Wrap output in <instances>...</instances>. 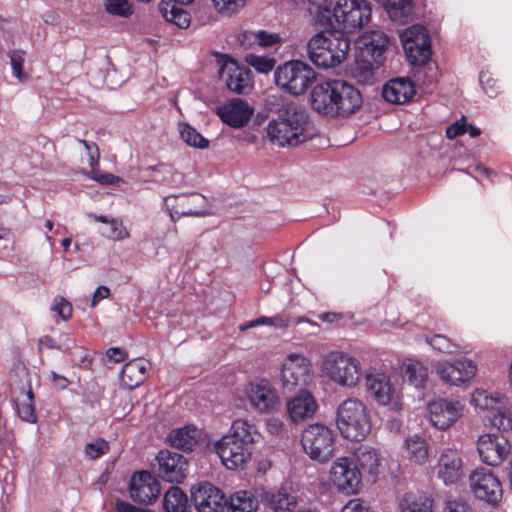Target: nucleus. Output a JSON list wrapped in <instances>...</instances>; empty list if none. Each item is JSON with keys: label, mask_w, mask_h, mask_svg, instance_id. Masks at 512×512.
I'll list each match as a JSON object with an SVG mask.
<instances>
[{"label": "nucleus", "mask_w": 512, "mask_h": 512, "mask_svg": "<svg viewBox=\"0 0 512 512\" xmlns=\"http://www.w3.org/2000/svg\"><path fill=\"white\" fill-rule=\"evenodd\" d=\"M389 38L381 31H369L360 36L357 42L355 63L351 70L353 78L360 84L374 83V70L386 59Z\"/></svg>", "instance_id": "obj_1"}, {"label": "nucleus", "mask_w": 512, "mask_h": 512, "mask_svg": "<svg viewBox=\"0 0 512 512\" xmlns=\"http://www.w3.org/2000/svg\"><path fill=\"white\" fill-rule=\"evenodd\" d=\"M274 99L277 102L281 101L282 104L278 109V118L271 120L267 125L268 139L279 147L299 144L307 122L305 110L295 102H284L281 97Z\"/></svg>", "instance_id": "obj_2"}, {"label": "nucleus", "mask_w": 512, "mask_h": 512, "mask_svg": "<svg viewBox=\"0 0 512 512\" xmlns=\"http://www.w3.org/2000/svg\"><path fill=\"white\" fill-rule=\"evenodd\" d=\"M322 115L347 117L355 113L362 104L360 91L352 84L333 79L322 83Z\"/></svg>", "instance_id": "obj_3"}, {"label": "nucleus", "mask_w": 512, "mask_h": 512, "mask_svg": "<svg viewBox=\"0 0 512 512\" xmlns=\"http://www.w3.org/2000/svg\"><path fill=\"white\" fill-rule=\"evenodd\" d=\"M336 423L341 435L355 442L364 440L372 428L366 405L354 398H348L339 405Z\"/></svg>", "instance_id": "obj_4"}, {"label": "nucleus", "mask_w": 512, "mask_h": 512, "mask_svg": "<svg viewBox=\"0 0 512 512\" xmlns=\"http://www.w3.org/2000/svg\"><path fill=\"white\" fill-rule=\"evenodd\" d=\"M317 72L302 60H290L274 71L276 86L291 96L304 95L317 80Z\"/></svg>", "instance_id": "obj_5"}, {"label": "nucleus", "mask_w": 512, "mask_h": 512, "mask_svg": "<svg viewBox=\"0 0 512 512\" xmlns=\"http://www.w3.org/2000/svg\"><path fill=\"white\" fill-rule=\"evenodd\" d=\"M505 398L499 394L493 395L486 390L477 389L472 395V403L481 410H486L487 420L498 431L512 430V412L506 407Z\"/></svg>", "instance_id": "obj_6"}, {"label": "nucleus", "mask_w": 512, "mask_h": 512, "mask_svg": "<svg viewBox=\"0 0 512 512\" xmlns=\"http://www.w3.org/2000/svg\"><path fill=\"white\" fill-rule=\"evenodd\" d=\"M322 364L327 375L343 386H355L362 375L359 362L342 352L329 353Z\"/></svg>", "instance_id": "obj_7"}, {"label": "nucleus", "mask_w": 512, "mask_h": 512, "mask_svg": "<svg viewBox=\"0 0 512 512\" xmlns=\"http://www.w3.org/2000/svg\"><path fill=\"white\" fill-rule=\"evenodd\" d=\"M400 39L406 57L412 65L428 63L432 55L431 40L426 28L422 25H412L406 28Z\"/></svg>", "instance_id": "obj_8"}, {"label": "nucleus", "mask_w": 512, "mask_h": 512, "mask_svg": "<svg viewBox=\"0 0 512 512\" xmlns=\"http://www.w3.org/2000/svg\"><path fill=\"white\" fill-rule=\"evenodd\" d=\"M468 480L470 490L477 500L491 506L498 505L502 500V483L491 470L476 468L470 473Z\"/></svg>", "instance_id": "obj_9"}, {"label": "nucleus", "mask_w": 512, "mask_h": 512, "mask_svg": "<svg viewBox=\"0 0 512 512\" xmlns=\"http://www.w3.org/2000/svg\"><path fill=\"white\" fill-rule=\"evenodd\" d=\"M349 50L350 40L342 30L322 31V69L340 65Z\"/></svg>", "instance_id": "obj_10"}, {"label": "nucleus", "mask_w": 512, "mask_h": 512, "mask_svg": "<svg viewBox=\"0 0 512 512\" xmlns=\"http://www.w3.org/2000/svg\"><path fill=\"white\" fill-rule=\"evenodd\" d=\"M330 478L337 489L347 495L357 493L361 486V472L354 461L347 457L338 458L330 469Z\"/></svg>", "instance_id": "obj_11"}, {"label": "nucleus", "mask_w": 512, "mask_h": 512, "mask_svg": "<svg viewBox=\"0 0 512 512\" xmlns=\"http://www.w3.org/2000/svg\"><path fill=\"white\" fill-rule=\"evenodd\" d=\"M283 387L294 390L311 382V363L303 355L290 354L284 361L281 370Z\"/></svg>", "instance_id": "obj_12"}, {"label": "nucleus", "mask_w": 512, "mask_h": 512, "mask_svg": "<svg viewBox=\"0 0 512 512\" xmlns=\"http://www.w3.org/2000/svg\"><path fill=\"white\" fill-rule=\"evenodd\" d=\"M477 450L483 463L489 466H498L509 455L511 444L502 434L487 433L478 438Z\"/></svg>", "instance_id": "obj_13"}, {"label": "nucleus", "mask_w": 512, "mask_h": 512, "mask_svg": "<svg viewBox=\"0 0 512 512\" xmlns=\"http://www.w3.org/2000/svg\"><path fill=\"white\" fill-rule=\"evenodd\" d=\"M215 451L223 465L230 470L244 468L251 459L252 448L228 435L215 443Z\"/></svg>", "instance_id": "obj_14"}, {"label": "nucleus", "mask_w": 512, "mask_h": 512, "mask_svg": "<svg viewBox=\"0 0 512 512\" xmlns=\"http://www.w3.org/2000/svg\"><path fill=\"white\" fill-rule=\"evenodd\" d=\"M219 76L233 93L245 95L253 89L251 70L247 66L239 65L234 59H229L223 63L219 70Z\"/></svg>", "instance_id": "obj_15"}, {"label": "nucleus", "mask_w": 512, "mask_h": 512, "mask_svg": "<svg viewBox=\"0 0 512 512\" xmlns=\"http://www.w3.org/2000/svg\"><path fill=\"white\" fill-rule=\"evenodd\" d=\"M191 498L198 512H224L227 504L224 492L209 482L192 486Z\"/></svg>", "instance_id": "obj_16"}, {"label": "nucleus", "mask_w": 512, "mask_h": 512, "mask_svg": "<svg viewBox=\"0 0 512 512\" xmlns=\"http://www.w3.org/2000/svg\"><path fill=\"white\" fill-rule=\"evenodd\" d=\"M130 496L134 502L149 505L161 493L160 482L147 471L135 472L130 480Z\"/></svg>", "instance_id": "obj_17"}, {"label": "nucleus", "mask_w": 512, "mask_h": 512, "mask_svg": "<svg viewBox=\"0 0 512 512\" xmlns=\"http://www.w3.org/2000/svg\"><path fill=\"white\" fill-rule=\"evenodd\" d=\"M156 460L160 477L167 482L180 483L187 475L188 462L179 453L161 450Z\"/></svg>", "instance_id": "obj_18"}, {"label": "nucleus", "mask_w": 512, "mask_h": 512, "mask_svg": "<svg viewBox=\"0 0 512 512\" xmlns=\"http://www.w3.org/2000/svg\"><path fill=\"white\" fill-rule=\"evenodd\" d=\"M428 411L432 425L446 430L461 417L463 406L459 401L438 399L429 402Z\"/></svg>", "instance_id": "obj_19"}, {"label": "nucleus", "mask_w": 512, "mask_h": 512, "mask_svg": "<svg viewBox=\"0 0 512 512\" xmlns=\"http://www.w3.org/2000/svg\"><path fill=\"white\" fill-rule=\"evenodd\" d=\"M248 398L251 406L259 413H271L279 406L276 390L265 379L250 383Z\"/></svg>", "instance_id": "obj_20"}, {"label": "nucleus", "mask_w": 512, "mask_h": 512, "mask_svg": "<svg viewBox=\"0 0 512 512\" xmlns=\"http://www.w3.org/2000/svg\"><path fill=\"white\" fill-rule=\"evenodd\" d=\"M205 198L197 193L168 195L164 197V204L170 211V216L174 220V215L181 216H200L203 214L202 208Z\"/></svg>", "instance_id": "obj_21"}, {"label": "nucleus", "mask_w": 512, "mask_h": 512, "mask_svg": "<svg viewBox=\"0 0 512 512\" xmlns=\"http://www.w3.org/2000/svg\"><path fill=\"white\" fill-rule=\"evenodd\" d=\"M437 372L440 378L451 385L469 382L477 372V366L472 360L461 359L454 362H441Z\"/></svg>", "instance_id": "obj_22"}, {"label": "nucleus", "mask_w": 512, "mask_h": 512, "mask_svg": "<svg viewBox=\"0 0 512 512\" xmlns=\"http://www.w3.org/2000/svg\"><path fill=\"white\" fill-rule=\"evenodd\" d=\"M367 392L380 405L392 404L394 410H399L398 401L393 402L395 389L385 373H368L365 377Z\"/></svg>", "instance_id": "obj_23"}, {"label": "nucleus", "mask_w": 512, "mask_h": 512, "mask_svg": "<svg viewBox=\"0 0 512 512\" xmlns=\"http://www.w3.org/2000/svg\"><path fill=\"white\" fill-rule=\"evenodd\" d=\"M437 477L445 485L455 484L463 477V461L457 450L445 449L441 452L436 466Z\"/></svg>", "instance_id": "obj_24"}, {"label": "nucleus", "mask_w": 512, "mask_h": 512, "mask_svg": "<svg viewBox=\"0 0 512 512\" xmlns=\"http://www.w3.org/2000/svg\"><path fill=\"white\" fill-rule=\"evenodd\" d=\"M252 114L253 108L240 98H233L217 109V115L220 119L233 128L245 126Z\"/></svg>", "instance_id": "obj_25"}, {"label": "nucleus", "mask_w": 512, "mask_h": 512, "mask_svg": "<svg viewBox=\"0 0 512 512\" xmlns=\"http://www.w3.org/2000/svg\"><path fill=\"white\" fill-rule=\"evenodd\" d=\"M416 93L415 85L409 78H394L383 87L384 99L393 104L409 102Z\"/></svg>", "instance_id": "obj_26"}, {"label": "nucleus", "mask_w": 512, "mask_h": 512, "mask_svg": "<svg viewBox=\"0 0 512 512\" xmlns=\"http://www.w3.org/2000/svg\"><path fill=\"white\" fill-rule=\"evenodd\" d=\"M318 408L317 402L312 394L306 390L301 391L287 404V410L294 423L303 422L311 418Z\"/></svg>", "instance_id": "obj_27"}, {"label": "nucleus", "mask_w": 512, "mask_h": 512, "mask_svg": "<svg viewBox=\"0 0 512 512\" xmlns=\"http://www.w3.org/2000/svg\"><path fill=\"white\" fill-rule=\"evenodd\" d=\"M149 363L143 359H135L127 362L121 371V385L128 390H132L141 385L147 376Z\"/></svg>", "instance_id": "obj_28"}, {"label": "nucleus", "mask_w": 512, "mask_h": 512, "mask_svg": "<svg viewBox=\"0 0 512 512\" xmlns=\"http://www.w3.org/2000/svg\"><path fill=\"white\" fill-rule=\"evenodd\" d=\"M349 11L347 16L337 22L346 31L352 32L355 29H360L371 19V6L367 0L356 1V5Z\"/></svg>", "instance_id": "obj_29"}, {"label": "nucleus", "mask_w": 512, "mask_h": 512, "mask_svg": "<svg viewBox=\"0 0 512 512\" xmlns=\"http://www.w3.org/2000/svg\"><path fill=\"white\" fill-rule=\"evenodd\" d=\"M356 461L354 465L357 466L361 472V478L366 474L373 477L372 481H375V477L378 474L380 459L377 451L370 447H359L355 451Z\"/></svg>", "instance_id": "obj_30"}, {"label": "nucleus", "mask_w": 512, "mask_h": 512, "mask_svg": "<svg viewBox=\"0 0 512 512\" xmlns=\"http://www.w3.org/2000/svg\"><path fill=\"white\" fill-rule=\"evenodd\" d=\"M199 431L194 426H184L172 430L168 435V442L172 447L183 451H192L197 445Z\"/></svg>", "instance_id": "obj_31"}, {"label": "nucleus", "mask_w": 512, "mask_h": 512, "mask_svg": "<svg viewBox=\"0 0 512 512\" xmlns=\"http://www.w3.org/2000/svg\"><path fill=\"white\" fill-rule=\"evenodd\" d=\"M227 435L251 448L260 436L255 424L247 419L234 420Z\"/></svg>", "instance_id": "obj_32"}, {"label": "nucleus", "mask_w": 512, "mask_h": 512, "mask_svg": "<svg viewBox=\"0 0 512 512\" xmlns=\"http://www.w3.org/2000/svg\"><path fill=\"white\" fill-rule=\"evenodd\" d=\"M400 508L402 512H433V499L422 492L405 493Z\"/></svg>", "instance_id": "obj_33"}, {"label": "nucleus", "mask_w": 512, "mask_h": 512, "mask_svg": "<svg viewBox=\"0 0 512 512\" xmlns=\"http://www.w3.org/2000/svg\"><path fill=\"white\" fill-rule=\"evenodd\" d=\"M257 499L247 491H238L227 499L224 512H256Z\"/></svg>", "instance_id": "obj_34"}, {"label": "nucleus", "mask_w": 512, "mask_h": 512, "mask_svg": "<svg viewBox=\"0 0 512 512\" xmlns=\"http://www.w3.org/2000/svg\"><path fill=\"white\" fill-rule=\"evenodd\" d=\"M163 506L167 512H190L187 495L179 487H171L165 493Z\"/></svg>", "instance_id": "obj_35"}, {"label": "nucleus", "mask_w": 512, "mask_h": 512, "mask_svg": "<svg viewBox=\"0 0 512 512\" xmlns=\"http://www.w3.org/2000/svg\"><path fill=\"white\" fill-rule=\"evenodd\" d=\"M265 500L273 512H291L297 505L296 498L283 490L267 493Z\"/></svg>", "instance_id": "obj_36"}, {"label": "nucleus", "mask_w": 512, "mask_h": 512, "mask_svg": "<svg viewBox=\"0 0 512 512\" xmlns=\"http://www.w3.org/2000/svg\"><path fill=\"white\" fill-rule=\"evenodd\" d=\"M319 436L320 425L318 423L310 425L302 433V448L313 460H318L320 457V447L318 446Z\"/></svg>", "instance_id": "obj_37"}, {"label": "nucleus", "mask_w": 512, "mask_h": 512, "mask_svg": "<svg viewBox=\"0 0 512 512\" xmlns=\"http://www.w3.org/2000/svg\"><path fill=\"white\" fill-rule=\"evenodd\" d=\"M405 377L416 388L423 387L428 379V369L420 361L409 360L405 364Z\"/></svg>", "instance_id": "obj_38"}, {"label": "nucleus", "mask_w": 512, "mask_h": 512, "mask_svg": "<svg viewBox=\"0 0 512 512\" xmlns=\"http://www.w3.org/2000/svg\"><path fill=\"white\" fill-rule=\"evenodd\" d=\"M281 37L277 33H269L264 30L257 32L245 31L241 34V42L245 43H257L261 47H271L280 43Z\"/></svg>", "instance_id": "obj_39"}, {"label": "nucleus", "mask_w": 512, "mask_h": 512, "mask_svg": "<svg viewBox=\"0 0 512 512\" xmlns=\"http://www.w3.org/2000/svg\"><path fill=\"white\" fill-rule=\"evenodd\" d=\"M408 457L417 464H424L428 458V445L420 437H412L406 440Z\"/></svg>", "instance_id": "obj_40"}, {"label": "nucleus", "mask_w": 512, "mask_h": 512, "mask_svg": "<svg viewBox=\"0 0 512 512\" xmlns=\"http://www.w3.org/2000/svg\"><path fill=\"white\" fill-rule=\"evenodd\" d=\"M178 126L181 139L187 145L198 149L208 148L209 140L203 137L194 127L184 122L179 123Z\"/></svg>", "instance_id": "obj_41"}, {"label": "nucleus", "mask_w": 512, "mask_h": 512, "mask_svg": "<svg viewBox=\"0 0 512 512\" xmlns=\"http://www.w3.org/2000/svg\"><path fill=\"white\" fill-rule=\"evenodd\" d=\"M393 20H402L412 11V0H379Z\"/></svg>", "instance_id": "obj_42"}, {"label": "nucleus", "mask_w": 512, "mask_h": 512, "mask_svg": "<svg viewBox=\"0 0 512 512\" xmlns=\"http://www.w3.org/2000/svg\"><path fill=\"white\" fill-rule=\"evenodd\" d=\"M22 396V399H13L17 415L22 421L34 424L38 420V415L34 403V397L29 398L24 395Z\"/></svg>", "instance_id": "obj_43"}, {"label": "nucleus", "mask_w": 512, "mask_h": 512, "mask_svg": "<svg viewBox=\"0 0 512 512\" xmlns=\"http://www.w3.org/2000/svg\"><path fill=\"white\" fill-rule=\"evenodd\" d=\"M160 11L166 21L174 23L179 28H187L190 24L189 14L181 8L173 6L168 11L167 8L161 7Z\"/></svg>", "instance_id": "obj_44"}, {"label": "nucleus", "mask_w": 512, "mask_h": 512, "mask_svg": "<svg viewBox=\"0 0 512 512\" xmlns=\"http://www.w3.org/2000/svg\"><path fill=\"white\" fill-rule=\"evenodd\" d=\"M145 172L148 173V176L150 177H152V173H155L156 177L153 178L154 181L166 183L169 181V178L176 173V170L171 164L158 163L156 165L148 166L145 169Z\"/></svg>", "instance_id": "obj_45"}, {"label": "nucleus", "mask_w": 512, "mask_h": 512, "mask_svg": "<svg viewBox=\"0 0 512 512\" xmlns=\"http://www.w3.org/2000/svg\"><path fill=\"white\" fill-rule=\"evenodd\" d=\"M109 449V443L105 439L97 438L85 445L84 453L88 459L95 460L105 455Z\"/></svg>", "instance_id": "obj_46"}, {"label": "nucleus", "mask_w": 512, "mask_h": 512, "mask_svg": "<svg viewBox=\"0 0 512 512\" xmlns=\"http://www.w3.org/2000/svg\"><path fill=\"white\" fill-rule=\"evenodd\" d=\"M247 63L253 67L257 72L268 74L271 72L276 64L273 57L249 55L246 58Z\"/></svg>", "instance_id": "obj_47"}, {"label": "nucleus", "mask_w": 512, "mask_h": 512, "mask_svg": "<svg viewBox=\"0 0 512 512\" xmlns=\"http://www.w3.org/2000/svg\"><path fill=\"white\" fill-rule=\"evenodd\" d=\"M24 56L25 52L20 49L12 50L9 53L13 75L21 82L27 79V75L24 73L23 69V64L25 61Z\"/></svg>", "instance_id": "obj_48"}, {"label": "nucleus", "mask_w": 512, "mask_h": 512, "mask_svg": "<svg viewBox=\"0 0 512 512\" xmlns=\"http://www.w3.org/2000/svg\"><path fill=\"white\" fill-rule=\"evenodd\" d=\"M105 8L109 14L119 17H128L132 14L129 0H105Z\"/></svg>", "instance_id": "obj_49"}, {"label": "nucleus", "mask_w": 512, "mask_h": 512, "mask_svg": "<svg viewBox=\"0 0 512 512\" xmlns=\"http://www.w3.org/2000/svg\"><path fill=\"white\" fill-rule=\"evenodd\" d=\"M11 391L13 399H22V395L27 397H34V393L31 388L30 380L27 373L23 374V377L19 381H14L11 384Z\"/></svg>", "instance_id": "obj_50"}, {"label": "nucleus", "mask_w": 512, "mask_h": 512, "mask_svg": "<svg viewBox=\"0 0 512 512\" xmlns=\"http://www.w3.org/2000/svg\"><path fill=\"white\" fill-rule=\"evenodd\" d=\"M426 341L435 349L443 353H453L457 346L446 336L442 334H435L432 337H427Z\"/></svg>", "instance_id": "obj_51"}, {"label": "nucleus", "mask_w": 512, "mask_h": 512, "mask_svg": "<svg viewBox=\"0 0 512 512\" xmlns=\"http://www.w3.org/2000/svg\"><path fill=\"white\" fill-rule=\"evenodd\" d=\"M215 9L225 15L237 13L244 5L245 0H211Z\"/></svg>", "instance_id": "obj_52"}, {"label": "nucleus", "mask_w": 512, "mask_h": 512, "mask_svg": "<svg viewBox=\"0 0 512 512\" xmlns=\"http://www.w3.org/2000/svg\"><path fill=\"white\" fill-rule=\"evenodd\" d=\"M479 81L483 88V91L490 98L497 96L500 89V85L496 79L492 78L490 73L482 71L479 75Z\"/></svg>", "instance_id": "obj_53"}, {"label": "nucleus", "mask_w": 512, "mask_h": 512, "mask_svg": "<svg viewBox=\"0 0 512 512\" xmlns=\"http://www.w3.org/2000/svg\"><path fill=\"white\" fill-rule=\"evenodd\" d=\"M299 9L305 10L312 16L315 23L320 20V2L319 0H290Z\"/></svg>", "instance_id": "obj_54"}, {"label": "nucleus", "mask_w": 512, "mask_h": 512, "mask_svg": "<svg viewBox=\"0 0 512 512\" xmlns=\"http://www.w3.org/2000/svg\"><path fill=\"white\" fill-rule=\"evenodd\" d=\"M52 310L55 311L63 321H68L72 316V305L64 297L58 296L54 299Z\"/></svg>", "instance_id": "obj_55"}, {"label": "nucleus", "mask_w": 512, "mask_h": 512, "mask_svg": "<svg viewBox=\"0 0 512 512\" xmlns=\"http://www.w3.org/2000/svg\"><path fill=\"white\" fill-rule=\"evenodd\" d=\"M320 32H317L313 35V37L307 43V55L309 60L315 64L319 65L320 59Z\"/></svg>", "instance_id": "obj_56"}, {"label": "nucleus", "mask_w": 512, "mask_h": 512, "mask_svg": "<svg viewBox=\"0 0 512 512\" xmlns=\"http://www.w3.org/2000/svg\"><path fill=\"white\" fill-rule=\"evenodd\" d=\"M110 224V232L108 237L112 240L119 241L129 237V233L127 229L123 226L121 221L116 219H111Z\"/></svg>", "instance_id": "obj_57"}, {"label": "nucleus", "mask_w": 512, "mask_h": 512, "mask_svg": "<svg viewBox=\"0 0 512 512\" xmlns=\"http://www.w3.org/2000/svg\"><path fill=\"white\" fill-rule=\"evenodd\" d=\"M466 132L467 122L466 118L463 116L460 120H457L446 128V137L448 139H455L456 137L463 135Z\"/></svg>", "instance_id": "obj_58"}, {"label": "nucleus", "mask_w": 512, "mask_h": 512, "mask_svg": "<svg viewBox=\"0 0 512 512\" xmlns=\"http://www.w3.org/2000/svg\"><path fill=\"white\" fill-rule=\"evenodd\" d=\"M342 512H371L367 502L360 498L349 500L342 508Z\"/></svg>", "instance_id": "obj_59"}, {"label": "nucleus", "mask_w": 512, "mask_h": 512, "mask_svg": "<svg viewBox=\"0 0 512 512\" xmlns=\"http://www.w3.org/2000/svg\"><path fill=\"white\" fill-rule=\"evenodd\" d=\"M443 512H470V505L463 499L448 500Z\"/></svg>", "instance_id": "obj_60"}, {"label": "nucleus", "mask_w": 512, "mask_h": 512, "mask_svg": "<svg viewBox=\"0 0 512 512\" xmlns=\"http://www.w3.org/2000/svg\"><path fill=\"white\" fill-rule=\"evenodd\" d=\"M351 317L338 312H326L322 313V322L335 323L336 325H343L347 319Z\"/></svg>", "instance_id": "obj_61"}, {"label": "nucleus", "mask_w": 512, "mask_h": 512, "mask_svg": "<svg viewBox=\"0 0 512 512\" xmlns=\"http://www.w3.org/2000/svg\"><path fill=\"white\" fill-rule=\"evenodd\" d=\"M106 356L111 361L119 363L127 358V352L118 347H111L106 351Z\"/></svg>", "instance_id": "obj_62"}, {"label": "nucleus", "mask_w": 512, "mask_h": 512, "mask_svg": "<svg viewBox=\"0 0 512 512\" xmlns=\"http://www.w3.org/2000/svg\"><path fill=\"white\" fill-rule=\"evenodd\" d=\"M110 289L107 286H99L93 293L91 306L95 307L101 300L108 298Z\"/></svg>", "instance_id": "obj_63"}, {"label": "nucleus", "mask_w": 512, "mask_h": 512, "mask_svg": "<svg viewBox=\"0 0 512 512\" xmlns=\"http://www.w3.org/2000/svg\"><path fill=\"white\" fill-rule=\"evenodd\" d=\"M92 178L97 182L105 185H112L119 181V177L113 174H100L98 172H94Z\"/></svg>", "instance_id": "obj_64"}]
</instances>
